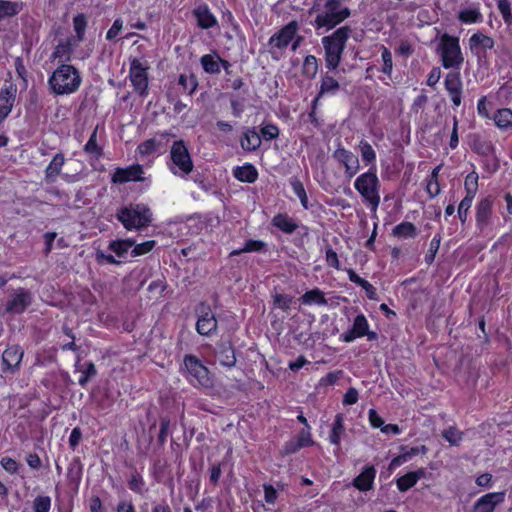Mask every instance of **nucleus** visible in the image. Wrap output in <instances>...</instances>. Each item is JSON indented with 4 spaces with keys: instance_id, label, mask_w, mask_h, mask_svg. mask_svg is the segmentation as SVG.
Masks as SVG:
<instances>
[{
    "instance_id": "8fccbe9b",
    "label": "nucleus",
    "mask_w": 512,
    "mask_h": 512,
    "mask_svg": "<svg viewBox=\"0 0 512 512\" xmlns=\"http://www.w3.org/2000/svg\"><path fill=\"white\" fill-rule=\"evenodd\" d=\"M128 486L133 492L142 495L145 491V482L139 473H134L128 480Z\"/></svg>"
},
{
    "instance_id": "de8ad7c7",
    "label": "nucleus",
    "mask_w": 512,
    "mask_h": 512,
    "mask_svg": "<svg viewBox=\"0 0 512 512\" xmlns=\"http://www.w3.org/2000/svg\"><path fill=\"white\" fill-rule=\"evenodd\" d=\"M179 85H181L189 95H192L197 89L198 81L196 76L193 74H182L179 77Z\"/></svg>"
},
{
    "instance_id": "f704fd0d",
    "label": "nucleus",
    "mask_w": 512,
    "mask_h": 512,
    "mask_svg": "<svg viewBox=\"0 0 512 512\" xmlns=\"http://www.w3.org/2000/svg\"><path fill=\"white\" fill-rule=\"evenodd\" d=\"M22 8V2L0 0V20L17 15Z\"/></svg>"
},
{
    "instance_id": "6e6552de",
    "label": "nucleus",
    "mask_w": 512,
    "mask_h": 512,
    "mask_svg": "<svg viewBox=\"0 0 512 512\" xmlns=\"http://www.w3.org/2000/svg\"><path fill=\"white\" fill-rule=\"evenodd\" d=\"M184 366L187 371V379L194 386L210 388L213 386V379L206 366L194 355L184 357Z\"/></svg>"
},
{
    "instance_id": "7c9ffc66",
    "label": "nucleus",
    "mask_w": 512,
    "mask_h": 512,
    "mask_svg": "<svg viewBox=\"0 0 512 512\" xmlns=\"http://www.w3.org/2000/svg\"><path fill=\"white\" fill-rule=\"evenodd\" d=\"M272 225L286 234H292L298 228V224L287 214H277L272 219Z\"/></svg>"
},
{
    "instance_id": "e2e57ef3",
    "label": "nucleus",
    "mask_w": 512,
    "mask_h": 512,
    "mask_svg": "<svg viewBox=\"0 0 512 512\" xmlns=\"http://www.w3.org/2000/svg\"><path fill=\"white\" fill-rule=\"evenodd\" d=\"M96 373L97 371L95 365L92 362L88 363L87 368L82 372V375L79 378V384L82 387H85L90 378L94 377Z\"/></svg>"
},
{
    "instance_id": "a211bd4d",
    "label": "nucleus",
    "mask_w": 512,
    "mask_h": 512,
    "mask_svg": "<svg viewBox=\"0 0 512 512\" xmlns=\"http://www.w3.org/2000/svg\"><path fill=\"white\" fill-rule=\"evenodd\" d=\"M505 492H492L481 496L474 504V512H494L497 505L504 502Z\"/></svg>"
},
{
    "instance_id": "bb28decb",
    "label": "nucleus",
    "mask_w": 512,
    "mask_h": 512,
    "mask_svg": "<svg viewBox=\"0 0 512 512\" xmlns=\"http://www.w3.org/2000/svg\"><path fill=\"white\" fill-rule=\"evenodd\" d=\"M65 163L63 153H57L52 161L48 164L45 169V181L47 183H54L57 177L60 175L62 167Z\"/></svg>"
},
{
    "instance_id": "58836bf2",
    "label": "nucleus",
    "mask_w": 512,
    "mask_h": 512,
    "mask_svg": "<svg viewBox=\"0 0 512 512\" xmlns=\"http://www.w3.org/2000/svg\"><path fill=\"white\" fill-rule=\"evenodd\" d=\"M71 42L70 40H66L65 42H60L54 49L51 57L53 59H59L62 62L70 61L71 57Z\"/></svg>"
},
{
    "instance_id": "cd10ccee",
    "label": "nucleus",
    "mask_w": 512,
    "mask_h": 512,
    "mask_svg": "<svg viewBox=\"0 0 512 512\" xmlns=\"http://www.w3.org/2000/svg\"><path fill=\"white\" fill-rule=\"evenodd\" d=\"M261 142V137L254 128L247 129L240 140L242 149L249 152L258 149Z\"/></svg>"
},
{
    "instance_id": "09e8293b",
    "label": "nucleus",
    "mask_w": 512,
    "mask_h": 512,
    "mask_svg": "<svg viewBox=\"0 0 512 512\" xmlns=\"http://www.w3.org/2000/svg\"><path fill=\"white\" fill-rule=\"evenodd\" d=\"M73 26L78 41H83L85 29L87 27V19L84 14H78L73 18Z\"/></svg>"
},
{
    "instance_id": "0e129e2a",
    "label": "nucleus",
    "mask_w": 512,
    "mask_h": 512,
    "mask_svg": "<svg viewBox=\"0 0 512 512\" xmlns=\"http://www.w3.org/2000/svg\"><path fill=\"white\" fill-rule=\"evenodd\" d=\"M169 428H170V419L167 417L162 418L161 423H160V431H159V435H158V442L160 445L165 444V442L167 440L168 433H169Z\"/></svg>"
},
{
    "instance_id": "864d4df0",
    "label": "nucleus",
    "mask_w": 512,
    "mask_h": 512,
    "mask_svg": "<svg viewBox=\"0 0 512 512\" xmlns=\"http://www.w3.org/2000/svg\"><path fill=\"white\" fill-rule=\"evenodd\" d=\"M381 57H382V61H383L382 72L384 74L390 76L392 73V68H393L392 53L385 46H382Z\"/></svg>"
},
{
    "instance_id": "20e7f679",
    "label": "nucleus",
    "mask_w": 512,
    "mask_h": 512,
    "mask_svg": "<svg viewBox=\"0 0 512 512\" xmlns=\"http://www.w3.org/2000/svg\"><path fill=\"white\" fill-rule=\"evenodd\" d=\"M116 218L127 230H140L152 222V212L146 204L131 203L121 207L116 213Z\"/></svg>"
},
{
    "instance_id": "412c9836",
    "label": "nucleus",
    "mask_w": 512,
    "mask_h": 512,
    "mask_svg": "<svg viewBox=\"0 0 512 512\" xmlns=\"http://www.w3.org/2000/svg\"><path fill=\"white\" fill-rule=\"evenodd\" d=\"M369 328L368 321L363 314H359L355 317L353 326L350 330L341 334L340 338L344 342H352L356 338H361L367 334Z\"/></svg>"
},
{
    "instance_id": "4d7b16f0",
    "label": "nucleus",
    "mask_w": 512,
    "mask_h": 512,
    "mask_svg": "<svg viewBox=\"0 0 512 512\" xmlns=\"http://www.w3.org/2000/svg\"><path fill=\"white\" fill-rule=\"evenodd\" d=\"M155 241L149 240L146 242H143L141 244H136L133 246V249L131 251V256L137 257L140 255H144L148 252H150L155 247Z\"/></svg>"
},
{
    "instance_id": "79ce46f5",
    "label": "nucleus",
    "mask_w": 512,
    "mask_h": 512,
    "mask_svg": "<svg viewBox=\"0 0 512 512\" xmlns=\"http://www.w3.org/2000/svg\"><path fill=\"white\" fill-rule=\"evenodd\" d=\"M458 19L463 23H477L482 21V14L477 7L461 10Z\"/></svg>"
},
{
    "instance_id": "bf43d9fd",
    "label": "nucleus",
    "mask_w": 512,
    "mask_h": 512,
    "mask_svg": "<svg viewBox=\"0 0 512 512\" xmlns=\"http://www.w3.org/2000/svg\"><path fill=\"white\" fill-rule=\"evenodd\" d=\"M260 133V137L266 141H270L276 139L279 136V129L276 125L268 124L261 128Z\"/></svg>"
},
{
    "instance_id": "0eeeda50",
    "label": "nucleus",
    "mask_w": 512,
    "mask_h": 512,
    "mask_svg": "<svg viewBox=\"0 0 512 512\" xmlns=\"http://www.w3.org/2000/svg\"><path fill=\"white\" fill-rule=\"evenodd\" d=\"M438 50L444 68L460 69L464 58L459 45V38L447 33L443 34L440 38Z\"/></svg>"
},
{
    "instance_id": "4be33fe9",
    "label": "nucleus",
    "mask_w": 512,
    "mask_h": 512,
    "mask_svg": "<svg viewBox=\"0 0 512 512\" xmlns=\"http://www.w3.org/2000/svg\"><path fill=\"white\" fill-rule=\"evenodd\" d=\"M216 360L226 367H233L236 364L234 348L230 341H220L215 350Z\"/></svg>"
},
{
    "instance_id": "49530a36",
    "label": "nucleus",
    "mask_w": 512,
    "mask_h": 512,
    "mask_svg": "<svg viewBox=\"0 0 512 512\" xmlns=\"http://www.w3.org/2000/svg\"><path fill=\"white\" fill-rule=\"evenodd\" d=\"M290 184L292 186L294 193L300 199V202H301V205L303 206V208L308 209L309 208L308 197H307V194H306V191H305V188H304L302 182L297 178H293V179H291Z\"/></svg>"
},
{
    "instance_id": "c9c22d12",
    "label": "nucleus",
    "mask_w": 512,
    "mask_h": 512,
    "mask_svg": "<svg viewBox=\"0 0 512 512\" xmlns=\"http://www.w3.org/2000/svg\"><path fill=\"white\" fill-rule=\"evenodd\" d=\"M300 300L303 304H308V305H310V304L326 305L327 304V300L324 297V293L318 288H315V289L305 292L301 296Z\"/></svg>"
},
{
    "instance_id": "c03bdc74",
    "label": "nucleus",
    "mask_w": 512,
    "mask_h": 512,
    "mask_svg": "<svg viewBox=\"0 0 512 512\" xmlns=\"http://www.w3.org/2000/svg\"><path fill=\"white\" fill-rule=\"evenodd\" d=\"M266 243L260 240H247L244 247L241 249L233 250L231 256L240 255L245 252H258L264 250Z\"/></svg>"
},
{
    "instance_id": "ddd939ff",
    "label": "nucleus",
    "mask_w": 512,
    "mask_h": 512,
    "mask_svg": "<svg viewBox=\"0 0 512 512\" xmlns=\"http://www.w3.org/2000/svg\"><path fill=\"white\" fill-rule=\"evenodd\" d=\"M333 158L344 166L345 176L348 179L353 178L358 173L360 169L359 159L351 151L344 147H338L333 153Z\"/></svg>"
},
{
    "instance_id": "37998d69",
    "label": "nucleus",
    "mask_w": 512,
    "mask_h": 512,
    "mask_svg": "<svg viewBox=\"0 0 512 512\" xmlns=\"http://www.w3.org/2000/svg\"><path fill=\"white\" fill-rule=\"evenodd\" d=\"M478 179H479V176H478L477 172H475V171L470 172L466 176L465 182H464V188L466 191L465 197H470V198L474 199V197L477 193V190H478Z\"/></svg>"
},
{
    "instance_id": "f257e3e1",
    "label": "nucleus",
    "mask_w": 512,
    "mask_h": 512,
    "mask_svg": "<svg viewBox=\"0 0 512 512\" xmlns=\"http://www.w3.org/2000/svg\"><path fill=\"white\" fill-rule=\"evenodd\" d=\"M312 13H317L314 21L317 30H331L351 15L350 9L342 0H326L322 8L319 4H314L309 11V14Z\"/></svg>"
},
{
    "instance_id": "338daca9",
    "label": "nucleus",
    "mask_w": 512,
    "mask_h": 512,
    "mask_svg": "<svg viewBox=\"0 0 512 512\" xmlns=\"http://www.w3.org/2000/svg\"><path fill=\"white\" fill-rule=\"evenodd\" d=\"M325 254H326V262H327L328 266L339 270L340 264H339L337 253L330 246H328L326 248Z\"/></svg>"
},
{
    "instance_id": "680f3d73",
    "label": "nucleus",
    "mask_w": 512,
    "mask_h": 512,
    "mask_svg": "<svg viewBox=\"0 0 512 512\" xmlns=\"http://www.w3.org/2000/svg\"><path fill=\"white\" fill-rule=\"evenodd\" d=\"M292 299L286 294H276L273 296V303L280 309L287 311L290 308Z\"/></svg>"
},
{
    "instance_id": "aec40b11",
    "label": "nucleus",
    "mask_w": 512,
    "mask_h": 512,
    "mask_svg": "<svg viewBox=\"0 0 512 512\" xmlns=\"http://www.w3.org/2000/svg\"><path fill=\"white\" fill-rule=\"evenodd\" d=\"M17 88L10 84L0 90V124L8 117L16 99Z\"/></svg>"
},
{
    "instance_id": "5701e85b",
    "label": "nucleus",
    "mask_w": 512,
    "mask_h": 512,
    "mask_svg": "<svg viewBox=\"0 0 512 512\" xmlns=\"http://www.w3.org/2000/svg\"><path fill=\"white\" fill-rule=\"evenodd\" d=\"M376 477V469L374 466H366L363 471L354 478L352 485L361 492L369 491L373 488Z\"/></svg>"
},
{
    "instance_id": "c85d7f7f",
    "label": "nucleus",
    "mask_w": 512,
    "mask_h": 512,
    "mask_svg": "<svg viewBox=\"0 0 512 512\" xmlns=\"http://www.w3.org/2000/svg\"><path fill=\"white\" fill-rule=\"evenodd\" d=\"M233 175L237 180L246 183H254L258 178L257 169L252 164L236 167Z\"/></svg>"
},
{
    "instance_id": "dca6fc26",
    "label": "nucleus",
    "mask_w": 512,
    "mask_h": 512,
    "mask_svg": "<svg viewBox=\"0 0 512 512\" xmlns=\"http://www.w3.org/2000/svg\"><path fill=\"white\" fill-rule=\"evenodd\" d=\"M444 86L454 106H460L462 100V80L460 73L455 71L449 72L445 77Z\"/></svg>"
},
{
    "instance_id": "4c0bfd02",
    "label": "nucleus",
    "mask_w": 512,
    "mask_h": 512,
    "mask_svg": "<svg viewBox=\"0 0 512 512\" xmlns=\"http://www.w3.org/2000/svg\"><path fill=\"white\" fill-rule=\"evenodd\" d=\"M135 245V240H115L109 244V249L113 251L118 257H124L128 250Z\"/></svg>"
},
{
    "instance_id": "69168bd1",
    "label": "nucleus",
    "mask_w": 512,
    "mask_h": 512,
    "mask_svg": "<svg viewBox=\"0 0 512 512\" xmlns=\"http://www.w3.org/2000/svg\"><path fill=\"white\" fill-rule=\"evenodd\" d=\"M263 489L265 502L274 505L278 497L277 490L271 484H264Z\"/></svg>"
},
{
    "instance_id": "9b49d317",
    "label": "nucleus",
    "mask_w": 512,
    "mask_h": 512,
    "mask_svg": "<svg viewBox=\"0 0 512 512\" xmlns=\"http://www.w3.org/2000/svg\"><path fill=\"white\" fill-rule=\"evenodd\" d=\"M198 320L196 330L200 335L209 336L217 329V319L215 314L204 303L197 309Z\"/></svg>"
},
{
    "instance_id": "393cba45",
    "label": "nucleus",
    "mask_w": 512,
    "mask_h": 512,
    "mask_svg": "<svg viewBox=\"0 0 512 512\" xmlns=\"http://www.w3.org/2000/svg\"><path fill=\"white\" fill-rule=\"evenodd\" d=\"M193 15L197 20V24L202 29H209L217 25V19L211 13L207 5H199L193 10Z\"/></svg>"
},
{
    "instance_id": "ea45409f",
    "label": "nucleus",
    "mask_w": 512,
    "mask_h": 512,
    "mask_svg": "<svg viewBox=\"0 0 512 512\" xmlns=\"http://www.w3.org/2000/svg\"><path fill=\"white\" fill-rule=\"evenodd\" d=\"M318 73V60L314 55H308L305 57L303 66H302V74L308 78L313 79Z\"/></svg>"
},
{
    "instance_id": "9d476101",
    "label": "nucleus",
    "mask_w": 512,
    "mask_h": 512,
    "mask_svg": "<svg viewBox=\"0 0 512 512\" xmlns=\"http://www.w3.org/2000/svg\"><path fill=\"white\" fill-rule=\"evenodd\" d=\"M173 136L174 134L168 132L157 133L154 137L140 143L137 147V152L141 156L162 154L166 150V144L169 138Z\"/></svg>"
},
{
    "instance_id": "f3484780",
    "label": "nucleus",
    "mask_w": 512,
    "mask_h": 512,
    "mask_svg": "<svg viewBox=\"0 0 512 512\" xmlns=\"http://www.w3.org/2000/svg\"><path fill=\"white\" fill-rule=\"evenodd\" d=\"M143 167L139 164L127 168H117L112 176L113 183H126L129 181H144Z\"/></svg>"
},
{
    "instance_id": "f03ea898",
    "label": "nucleus",
    "mask_w": 512,
    "mask_h": 512,
    "mask_svg": "<svg viewBox=\"0 0 512 512\" xmlns=\"http://www.w3.org/2000/svg\"><path fill=\"white\" fill-rule=\"evenodd\" d=\"M351 33L352 28L345 25L336 29L332 34L322 38L325 64L328 69L335 70L339 66Z\"/></svg>"
},
{
    "instance_id": "774afa93",
    "label": "nucleus",
    "mask_w": 512,
    "mask_h": 512,
    "mask_svg": "<svg viewBox=\"0 0 512 512\" xmlns=\"http://www.w3.org/2000/svg\"><path fill=\"white\" fill-rule=\"evenodd\" d=\"M122 28H123V21H122V19L117 18L114 21V23L112 24L111 28L107 31L106 38L108 40L115 39L119 35Z\"/></svg>"
},
{
    "instance_id": "1a4fd4ad",
    "label": "nucleus",
    "mask_w": 512,
    "mask_h": 512,
    "mask_svg": "<svg viewBox=\"0 0 512 512\" xmlns=\"http://www.w3.org/2000/svg\"><path fill=\"white\" fill-rule=\"evenodd\" d=\"M298 28V23L296 21H291L270 37L268 47L269 53L273 58L278 59V52L284 50L292 42L296 36Z\"/></svg>"
},
{
    "instance_id": "a19ab883",
    "label": "nucleus",
    "mask_w": 512,
    "mask_h": 512,
    "mask_svg": "<svg viewBox=\"0 0 512 512\" xmlns=\"http://www.w3.org/2000/svg\"><path fill=\"white\" fill-rule=\"evenodd\" d=\"M86 154L98 159L102 156V148L97 144V127L91 133L88 142L84 146Z\"/></svg>"
},
{
    "instance_id": "2f4dec72",
    "label": "nucleus",
    "mask_w": 512,
    "mask_h": 512,
    "mask_svg": "<svg viewBox=\"0 0 512 512\" xmlns=\"http://www.w3.org/2000/svg\"><path fill=\"white\" fill-rule=\"evenodd\" d=\"M221 57L216 53L205 54L200 58V63L203 70L208 74L220 73Z\"/></svg>"
},
{
    "instance_id": "3c124183",
    "label": "nucleus",
    "mask_w": 512,
    "mask_h": 512,
    "mask_svg": "<svg viewBox=\"0 0 512 512\" xmlns=\"http://www.w3.org/2000/svg\"><path fill=\"white\" fill-rule=\"evenodd\" d=\"M51 499L49 496H37L33 501L34 512H49Z\"/></svg>"
},
{
    "instance_id": "423d86ee",
    "label": "nucleus",
    "mask_w": 512,
    "mask_h": 512,
    "mask_svg": "<svg viewBox=\"0 0 512 512\" xmlns=\"http://www.w3.org/2000/svg\"><path fill=\"white\" fill-rule=\"evenodd\" d=\"M170 159L169 169L175 176L185 178L193 171L194 164L183 140H177L172 144Z\"/></svg>"
},
{
    "instance_id": "a878e982",
    "label": "nucleus",
    "mask_w": 512,
    "mask_h": 512,
    "mask_svg": "<svg viewBox=\"0 0 512 512\" xmlns=\"http://www.w3.org/2000/svg\"><path fill=\"white\" fill-rule=\"evenodd\" d=\"M425 475L426 470L424 468H420L416 471H412L401 476L396 481L398 490L401 492H406L407 490L412 488L419 479L424 478Z\"/></svg>"
},
{
    "instance_id": "052dcab7",
    "label": "nucleus",
    "mask_w": 512,
    "mask_h": 512,
    "mask_svg": "<svg viewBox=\"0 0 512 512\" xmlns=\"http://www.w3.org/2000/svg\"><path fill=\"white\" fill-rule=\"evenodd\" d=\"M82 473V465L79 458H74L68 468V474L71 479L79 481Z\"/></svg>"
},
{
    "instance_id": "4468645a",
    "label": "nucleus",
    "mask_w": 512,
    "mask_h": 512,
    "mask_svg": "<svg viewBox=\"0 0 512 512\" xmlns=\"http://www.w3.org/2000/svg\"><path fill=\"white\" fill-rule=\"evenodd\" d=\"M493 214V198L487 196L476 205V226L483 231L491 222Z\"/></svg>"
},
{
    "instance_id": "2eb2a0df",
    "label": "nucleus",
    "mask_w": 512,
    "mask_h": 512,
    "mask_svg": "<svg viewBox=\"0 0 512 512\" xmlns=\"http://www.w3.org/2000/svg\"><path fill=\"white\" fill-rule=\"evenodd\" d=\"M23 354L24 352L20 346H9L2 354V363L5 366L3 371H9L11 373L18 371L23 358Z\"/></svg>"
},
{
    "instance_id": "72a5a7b5",
    "label": "nucleus",
    "mask_w": 512,
    "mask_h": 512,
    "mask_svg": "<svg viewBox=\"0 0 512 512\" xmlns=\"http://www.w3.org/2000/svg\"><path fill=\"white\" fill-rule=\"evenodd\" d=\"M345 433L343 415L338 413L335 416V420L332 425V429L329 435V441L331 444L339 447L341 442V436Z\"/></svg>"
},
{
    "instance_id": "c756f323",
    "label": "nucleus",
    "mask_w": 512,
    "mask_h": 512,
    "mask_svg": "<svg viewBox=\"0 0 512 512\" xmlns=\"http://www.w3.org/2000/svg\"><path fill=\"white\" fill-rule=\"evenodd\" d=\"M340 89L339 82L332 76L324 75L321 79L320 90L316 98L313 100V104H316L319 98L325 94H336Z\"/></svg>"
},
{
    "instance_id": "13d9d810",
    "label": "nucleus",
    "mask_w": 512,
    "mask_h": 512,
    "mask_svg": "<svg viewBox=\"0 0 512 512\" xmlns=\"http://www.w3.org/2000/svg\"><path fill=\"white\" fill-rule=\"evenodd\" d=\"M442 436L451 445H458L459 442L462 440V433L453 427L444 430Z\"/></svg>"
},
{
    "instance_id": "603ef678",
    "label": "nucleus",
    "mask_w": 512,
    "mask_h": 512,
    "mask_svg": "<svg viewBox=\"0 0 512 512\" xmlns=\"http://www.w3.org/2000/svg\"><path fill=\"white\" fill-rule=\"evenodd\" d=\"M497 7L506 24H512L511 4L509 0H497Z\"/></svg>"
},
{
    "instance_id": "6e6d98bb",
    "label": "nucleus",
    "mask_w": 512,
    "mask_h": 512,
    "mask_svg": "<svg viewBox=\"0 0 512 512\" xmlns=\"http://www.w3.org/2000/svg\"><path fill=\"white\" fill-rule=\"evenodd\" d=\"M440 242H441L440 235H435L434 238L431 240L429 250H428L427 254L425 255V262L427 264H431L434 261L435 256L440 247Z\"/></svg>"
},
{
    "instance_id": "b1692460",
    "label": "nucleus",
    "mask_w": 512,
    "mask_h": 512,
    "mask_svg": "<svg viewBox=\"0 0 512 512\" xmlns=\"http://www.w3.org/2000/svg\"><path fill=\"white\" fill-rule=\"evenodd\" d=\"M30 303V293L21 289L7 302L6 309L13 313H22Z\"/></svg>"
},
{
    "instance_id": "6ab92c4d",
    "label": "nucleus",
    "mask_w": 512,
    "mask_h": 512,
    "mask_svg": "<svg viewBox=\"0 0 512 512\" xmlns=\"http://www.w3.org/2000/svg\"><path fill=\"white\" fill-rule=\"evenodd\" d=\"M495 42L493 38L481 32L474 33L469 39V48L477 57H485L486 51L493 49Z\"/></svg>"
},
{
    "instance_id": "473e14b6",
    "label": "nucleus",
    "mask_w": 512,
    "mask_h": 512,
    "mask_svg": "<svg viewBox=\"0 0 512 512\" xmlns=\"http://www.w3.org/2000/svg\"><path fill=\"white\" fill-rule=\"evenodd\" d=\"M500 130L512 128V110L508 108L498 109L491 117Z\"/></svg>"
},
{
    "instance_id": "e433bc0d",
    "label": "nucleus",
    "mask_w": 512,
    "mask_h": 512,
    "mask_svg": "<svg viewBox=\"0 0 512 512\" xmlns=\"http://www.w3.org/2000/svg\"><path fill=\"white\" fill-rule=\"evenodd\" d=\"M392 233L399 238H414L417 235V229L411 222H402L393 228Z\"/></svg>"
},
{
    "instance_id": "7ed1b4c3",
    "label": "nucleus",
    "mask_w": 512,
    "mask_h": 512,
    "mask_svg": "<svg viewBox=\"0 0 512 512\" xmlns=\"http://www.w3.org/2000/svg\"><path fill=\"white\" fill-rule=\"evenodd\" d=\"M82 82L79 71L72 65H60L48 79L50 90L56 95H69L76 92Z\"/></svg>"
},
{
    "instance_id": "5fc2aeb1",
    "label": "nucleus",
    "mask_w": 512,
    "mask_h": 512,
    "mask_svg": "<svg viewBox=\"0 0 512 512\" xmlns=\"http://www.w3.org/2000/svg\"><path fill=\"white\" fill-rule=\"evenodd\" d=\"M473 198L464 197L458 206V217L462 224H465L468 218V212L471 208Z\"/></svg>"
},
{
    "instance_id": "a18cd8bd",
    "label": "nucleus",
    "mask_w": 512,
    "mask_h": 512,
    "mask_svg": "<svg viewBox=\"0 0 512 512\" xmlns=\"http://www.w3.org/2000/svg\"><path fill=\"white\" fill-rule=\"evenodd\" d=\"M359 152L361 154L362 160L367 163L371 164L374 163L376 160V153L373 147L367 142V141H360L359 143Z\"/></svg>"
},
{
    "instance_id": "39448f33",
    "label": "nucleus",
    "mask_w": 512,
    "mask_h": 512,
    "mask_svg": "<svg viewBox=\"0 0 512 512\" xmlns=\"http://www.w3.org/2000/svg\"><path fill=\"white\" fill-rule=\"evenodd\" d=\"M354 187L364 201L370 205L371 211L375 212L380 204V182L376 172L373 169H369L358 176L354 182Z\"/></svg>"
},
{
    "instance_id": "f8f14e48",
    "label": "nucleus",
    "mask_w": 512,
    "mask_h": 512,
    "mask_svg": "<svg viewBox=\"0 0 512 512\" xmlns=\"http://www.w3.org/2000/svg\"><path fill=\"white\" fill-rule=\"evenodd\" d=\"M147 67L134 58L130 64L129 77L134 89L140 94H146L148 88Z\"/></svg>"
}]
</instances>
